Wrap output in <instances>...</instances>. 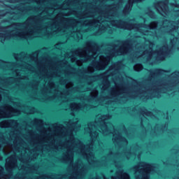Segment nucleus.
I'll return each mask as SVG.
<instances>
[{
	"label": "nucleus",
	"instance_id": "nucleus-1",
	"mask_svg": "<svg viewBox=\"0 0 179 179\" xmlns=\"http://www.w3.org/2000/svg\"><path fill=\"white\" fill-rule=\"evenodd\" d=\"M111 115H98L94 122H90L85 127V134H89L91 138V142L87 145L78 138H75L73 134H76L80 129V124H78V120H69L65 122L66 127L62 124H55V134L57 136V150H66L61 158L62 163H69V174L68 175H43L41 176H35L34 178L29 177V179H84L86 173H87V166L83 164L82 160L78 159L73 164V153H78L87 160L90 164L97 166V161L93 154V149H100L102 143L99 141V132L103 135L113 134V141L116 146L122 148L128 145L127 139L122 138L120 131L114 129V126L111 123H107L106 121L110 120Z\"/></svg>",
	"mask_w": 179,
	"mask_h": 179
},
{
	"label": "nucleus",
	"instance_id": "nucleus-2",
	"mask_svg": "<svg viewBox=\"0 0 179 179\" xmlns=\"http://www.w3.org/2000/svg\"><path fill=\"white\" fill-rule=\"evenodd\" d=\"M15 83V78L13 77L8 78L5 80L0 78V101L2 100V96L9 99V92L6 86ZM26 109L14 108L10 105L4 104L0 106V118H9L15 115H19L20 113L25 114H34V108L27 107ZM1 128H13V132L10 134L9 141L13 142V144L8 143L5 139L1 140L0 143V150L4 155H8L10 152H13L14 155L6 160V169L8 173H12V170L17 169V157L16 153L22 152V150H27L25 142L23 138H26L23 131H27V128H19V123L16 120H4L0 123ZM0 160H2V156L0 155Z\"/></svg>",
	"mask_w": 179,
	"mask_h": 179
},
{
	"label": "nucleus",
	"instance_id": "nucleus-3",
	"mask_svg": "<svg viewBox=\"0 0 179 179\" xmlns=\"http://www.w3.org/2000/svg\"><path fill=\"white\" fill-rule=\"evenodd\" d=\"M44 51H47V48H44L30 55L25 52L14 55L16 61H20V64L5 63L1 60L0 62L8 67V69L14 71L17 79H27L28 76H24V73H34L40 79H44L47 83V79L51 80L52 78L57 77L64 79V76H69L73 73V71H71V66L65 60L57 64L52 63L47 59L39 61L38 54Z\"/></svg>",
	"mask_w": 179,
	"mask_h": 179
},
{
	"label": "nucleus",
	"instance_id": "nucleus-4",
	"mask_svg": "<svg viewBox=\"0 0 179 179\" xmlns=\"http://www.w3.org/2000/svg\"><path fill=\"white\" fill-rule=\"evenodd\" d=\"M121 156H125L127 159H131V157L136 156V154L127 150H124L122 154H113V152H110L107 157L103 158V160H104V163H107V162H112L113 164H115L116 167H118V165L117 164V160L115 159L117 157H121Z\"/></svg>",
	"mask_w": 179,
	"mask_h": 179
},
{
	"label": "nucleus",
	"instance_id": "nucleus-5",
	"mask_svg": "<svg viewBox=\"0 0 179 179\" xmlns=\"http://www.w3.org/2000/svg\"><path fill=\"white\" fill-rule=\"evenodd\" d=\"M142 0H129L128 3L126 5L123 10V13L124 15H128L131 12V9H132V5L134 2H141Z\"/></svg>",
	"mask_w": 179,
	"mask_h": 179
},
{
	"label": "nucleus",
	"instance_id": "nucleus-6",
	"mask_svg": "<svg viewBox=\"0 0 179 179\" xmlns=\"http://www.w3.org/2000/svg\"><path fill=\"white\" fill-rule=\"evenodd\" d=\"M139 113L143 117H152V115H153V114L151 112L148 111V110H146V108H140Z\"/></svg>",
	"mask_w": 179,
	"mask_h": 179
},
{
	"label": "nucleus",
	"instance_id": "nucleus-7",
	"mask_svg": "<svg viewBox=\"0 0 179 179\" xmlns=\"http://www.w3.org/2000/svg\"><path fill=\"white\" fill-rule=\"evenodd\" d=\"M10 2H20V1H26V0H9ZM32 1L37 2L38 3H45V1L44 0H31Z\"/></svg>",
	"mask_w": 179,
	"mask_h": 179
},
{
	"label": "nucleus",
	"instance_id": "nucleus-8",
	"mask_svg": "<svg viewBox=\"0 0 179 179\" xmlns=\"http://www.w3.org/2000/svg\"><path fill=\"white\" fill-rule=\"evenodd\" d=\"M34 124L36 126V127H43V121L39 119H35L34 120Z\"/></svg>",
	"mask_w": 179,
	"mask_h": 179
},
{
	"label": "nucleus",
	"instance_id": "nucleus-9",
	"mask_svg": "<svg viewBox=\"0 0 179 179\" xmlns=\"http://www.w3.org/2000/svg\"><path fill=\"white\" fill-rule=\"evenodd\" d=\"M134 71H137V72H139V71H142V69H143V66H142V64H136L134 66Z\"/></svg>",
	"mask_w": 179,
	"mask_h": 179
},
{
	"label": "nucleus",
	"instance_id": "nucleus-10",
	"mask_svg": "<svg viewBox=\"0 0 179 179\" xmlns=\"http://www.w3.org/2000/svg\"><path fill=\"white\" fill-rule=\"evenodd\" d=\"M45 136H38V137H36V141L38 143H41V142H44V141H45Z\"/></svg>",
	"mask_w": 179,
	"mask_h": 179
},
{
	"label": "nucleus",
	"instance_id": "nucleus-11",
	"mask_svg": "<svg viewBox=\"0 0 179 179\" xmlns=\"http://www.w3.org/2000/svg\"><path fill=\"white\" fill-rule=\"evenodd\" d=\"M147 15L150 16L152 19H155L156 17V15H155V13L153 11L150 10V9H148V11L146 12Z\"/></svg>",
	"mask_w": 179,
	"mask_h": 179
},
{
	"label": "nucleus",
	"instance_id": "nucleus-12",
	"mask_svg": "<svg viewBox=\"0 0 179 179\" xmlns=\"http://www.w3.org/2000/svg\"><path fill=\"white\" fill-rule=\"evenodd\" d=\"M62 45V43H57V45H55V48H57V50H61V48H62V47H61Z\"/></svg>",
	"mask_w": 179,
	"mask_h": 179
},
{
	"label": "nucleus",
	"instance_id": "nucleus-13",
	"mask_svg": "<svg viewBox=\"0 0 179 179\" xmlns=\"http://www.w3.org/2000/svg\"><path fill=\"white\" fill-rule=\"evenodd\" d=\"M20 160L22 163H24V161H23V159L22 158H20Z\"/></svg>",
	"mask_w": 179,
	"mask_h": 179
},
{
	"label": "nucleus",
	"instance_id": "nucleus-14",
	"mask_svg": "<svg viewBox=\"0 0 179 179\" xmlns=\"http://www.w3.org/2000/svg\"><path fill=\"white\" fill-rule=\"evenodd\" d=\"M141 125H143V119L141 120Z\"/></svg>",
	"mask_w": 179,
	"mask_h": 179
},
{
	"label": "nucleus",
	"instance_id": "nucleus-15",
	"mask_svg": "<svg viewBox=\"0 0 179 179\" xmlns=\"http://www.w3.org/2000/svg\"><path fill=\"white\" fill-rule=\"evenodd\" d=\"M166 129V126L164 127V128L162 129V131H164Z\"/></svg>",
	"mask_w": 179,
	"mask_h": 179
},
{
	"label": "nucleus",
	"instance_id": "nucleus-16",
	"mask_svg": "<svg viewBox=\"0 0 179 179\" xmlns=\"http://www.w3.org/2000/svg\"><path fill=\"white\" fill-rule=\"evenodd\" d=\"M24 169V166H22L21 170H23Z\"/></svg>",
	"mask_w": 179,
	"mask_h": 179
},
{
	"label": "nucleus",
	"instance_id": "nucleus-17",
	"mask_svg": "<svg viewBox=\"0 0 179 179\" xmlns=\"http://www.w3.org/2000/svg\"><path fill=\"white\" fill-rule=\"evenodd\" d=\"M34 89H37V85L34 87Z\"/></svg>",
	"mask_w": 179,
	"mask_h": 179
},
{
	"label": "nucleus",
	"instance_id": "nucleus-18",
	"mask_svg": "<svg viewBox=\"0 0 179 179\" xmlns=\"http://www.w3.org/2000/svg\"><path fill=\"white\" fill-rule=\"evenodd\" d=\"M139 157H141V155H138V159H139Z\"/></svg>",
	"mask_w": 179,
	"mask_h": 179
},
{
	"label": "nucleus",
	"instance_id": "nucleus-19",
	"mask_svg": "<svg viewBox=\"0 0 179 179\" xmlns=\"http://www.w3.org/2000/svg\"><path fill=\"white\" fill-rule=\"evenodd\" d=\"M18 107H20V104H18Z\"/></svg>",
	"mask_w": 179,
	"mask_h": 179
},
{
	"label": "nucleus",
	"instance_id": "nucleus-20",
	"mask_svg": "<svg viewBox=\"0 0 179 179\" xmlns=\"http://www.w3.org/2000/svg\"><path fill=\"white\" fill-rule=\"evenodd\" d=\"M29 135H31V132H29Z\"/></svg>",
	"mask_w": 179,
	"mask_h": 179
},
{
	"label": "nucleus",
	"instance_id": "nucleus-21",
	"mask_svg": "<svg viewBox=\"0 0 179 179\" xmlns=\"http://www.w3.org/2000/svg\"><path fill=\"white\" fill-rule=\"evenodd\" d=\"M41 134H43V131H41Z\"/></svg>",
	"mask_w": 179,
	"mask_h": 179
}]
</instances>
